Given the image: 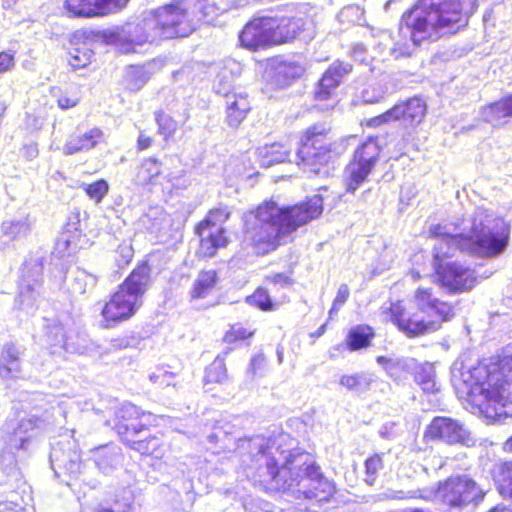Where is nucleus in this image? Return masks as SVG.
Here are the masks:
<instances>
[{
    "mask_svg": "<svg viewBox=\"0 0 512 512\" xmlns=\"http://www.w3.org/2000/svg\"><path fill=\"white\" fill-rule=\"evenodd\" d=\"M137 344V339L134 336H120L114 339H111L109 346L106 348V352H113L117 350L126 349L129 347H133Z\"/></svg>",
    "mask_w": 512,
    "mask_h": 512,
    "instance_id": "49",
    "label": "nucleus"
},
{
    "mask_svg": "<svg viewBox=\"0 0 512 512\" xmlns=\"http://www.w3.org/2000/svg\"><path fill=\"white\" fill-rule=\"evenodd\" d=\"M350 295L349 288L346 284H341L338 288L337 295L334 299L333 305L329 311L330 317H332L333 314H336L340 307L344 305V303L348 300Z\"/></svg>",
    "mask_w": 512,
    "mask_h": 512,
    "instance_id": "50",
    "label": "nucleus"
},
{
    "mask_svg": "<svg viewBox=\"0 0 512 512\" xmlns=\"http://www.w3.org/2000/svg\"><path fill=\"white\" fill-rule=\"evenodd\" d=\"M414 305L418 312L406 309L402 302H391L386 309L390 320L408 337H417L440 329L441 324L450 321L454 308L435 298L430 289L418 288L415 292Z\"/></svg>",
    "mask_w": 512,
    "mask_h": 512,
    "instance_id": "6",
    "label": "nucleus"
},
{
    "mask_svg": "<svg viewBox=\"0 0 512 512\" xmlns=\"http://www.w3.org/2000/svg\"><path fill=\"white\" fill-rule=\"evenodd\" d=\"M303 72V67L296 63H283L277 67V73L285 78V84L293 79L299 78Z\"/></svg>",
    "mask_w": 512,
    "mask_h": 512,
    "instance_id": "46",
    "label": "nucleus"
},
{
    "mask_svg": "<svg viewBox=\"0 0 512 512\" xmlns=\"http://www.w3.org/2000/svg\"><path fill=\"white\" fill-rule=\"evenodd\" d=\"M93 451L96 466L105 474L119 469L123 464L124 456L121 448L117 445H102L93 449Z\"/></svg>",
    "mask_w": 512,
    "mask_h": 512,
    "instance_id": "21",
    "label": "nucleus"
},
{
    "mask_svg": "<svg viewBox=\"0 0 512 512\" xmlns=\"http://www.w3.org/2000/svg\"><path fill=\"white\" fill-rule=\"evenodd\" d=\"M207 221H201L195 228V233L200 238L198 254L202 257H213L217 250L226 246L225 230L217 223L207 226Z\"/></svg>",
    "mask_w": 512,
    "mask_h": 512,
    "instance_id": "20",
    "label": "nucleus"
},
{
    "mask_svg": "<svg viewBox=\"0 0 512 512\" xmlns=\"http://www.w3.org/2000/svg\"><path fill=\"white\" fill-rule=\"evenodd\" d=\"M265 281L267 283L273 284L274 286H280V287H288V286L292 285V283H293L290 276H288L285 273H274V274L267 275L265 277Z\"/></svg>",
    "mask_w": 512,
    "mask_h": 512,
    "instance_id": "55",
    "label": "nucleus"
},
{
    "mask_svg": "<svg viewBox=\"0 0 512 512\" xmlns=\"http://www.w3.org/2000/svg\"><path fill=\"white\" fill-rule=\"evenodd\" d=\"M93 279L90 275H88L83 270H77L74 274L73 281L71 283V288L74 293L83 294L86 291V287L89 282H92Z\"/></svg>",
    "mask_w": 512,
    "mask_h": 512,
    "instance_id": "48",
    "label": "nucleus"
},
{
    "mask_svg": "<svg viewBox=\"0 0 512 512\" xmlns=\"http://www.w3.org/2000/svg\"><path fill=\"white\" fill-rule=\"evenodd\" d=\"M224 9L210 0H173L158 7L135 26L129 35L131 47L154 43L161 39L189 36L201 22L210 23Z\"/></svg>",
    "mask_w": 512,
    "mask_h": 512,
    "instance_id": "4",
    "label": "nucleus"
},
{
    "mask_svg": "<svg viewBox=\"0 0 512 512\" xmlns=\"http://www.w3.org/2000/svg\"><path fill=\"white\" fill-rule=\"evenodd\" d=\"M273 17L253 19L243 28L239 35L241 44L251 50L276 45L274 43Z\"/></svg>",
    "mask_w": 512,
    "mask_h": 512,
    "instance_id": "17",
    "label": "nucleus"
},
{
    "mask_svg": "<svg viewBox=\"0 0 512 512\" xmlns=\"http://www.w3.org/2000/svg\"><path fill=\"white\" fill-rule=\"evenodd\" d=\"M490 512H512V510L507 507L497 506V507L493 508Z\"/></svg>",
    "mask_w": 512,
    "mask_h": 512,
    "instance_id": "64",
    "label": "nucleus"
},
{
    "mask_svg": "<svg viewBox=\"0 0 512 512\" xmlns=\"http://www.w3.org/2000/svg\"><path fill=\"white\" fill-rule=\"evenodd\" d=\"M426 435L433 440H441L448 444L469 445L472 438L463 423L450 417H435L429 424Z\"/></svg>",
    "mask_w": 512,
    "mask_h": 512,
    "instance_id": "15",
    "label": "nucleus"
},
{
    "mask_svg": "<svg viewBox=\"0 0 512 512\" xmlns=\"http://www.w3.org/2000/svg\"><path fill=\"white\" fill-rule=\"evenodd\" d=\"M139 436L140 435L125 436L123 442L142 455H152L155 458H161L163 456L162 443L159 438L149 436L141 439Z\"/></svg>",
    "mask_w": 512,
    "mask_h": 512,
    "instance_id": "29",
    "label": "nucleus"
},
{
    "mask_svg": "<svg viewBox=\"0 0 512 512\" xmlns=\"http://www.w3.org/2000/svg\"><path fill=\"white\" fill-rule=\"evenodd\" d=\"M155 119L158 125V133L162 135L165 140L174 135L177 129V123L174 119L162 112H156Z\"/></svg>",
    "mask_w": 512,
    "mask_h": 512,
    "instance_id": "42",
    "label": "nucleus"
},
{
    "mask_svg": "<svg viewBox=\"0 0 512 512\" xmlns=\"http://www.w3.org/2000/svg\"><path fill=\"white\" fill-rule=\"evenodd\" d=\"M322 211L323 198L319 194L294 206L265 201L246 217L245 241L254 246L257 254L265 255L276 250L300 226L319 217Z\"/></svg>",
    "mask_w": 512,
    "mask_h": 512,
    "instance_id": "3",
    "label": "nucleus"
},
{
    "mask_svg": "<svg viewBox=\"0 0 512 512\" xmlns=\"http://www.w3.org/2000/svg\"><path fill=\"white\" fill-rule=\"evenodd\" d=\"M21 349L13 342L4 344L0 353V377L10 379L21 371Z\"/></svg>",
    "mask_w": 512,
    "mask_h": 512,
    "instance_id": "23",
    "label": "nucleus"
},
{
    "mask_svg": "<svg viewBox=\"0 0 512 512\" xmlns=\"http://www.w3.org/2000/svg\"><path fill=\"white\" fill-rule=\"evenodd\" d=\"M496 482L499 493L504 497L512 498V462H505L499 466Z\"/></svg>",
    "mask_w": 512,
    "mask_h": 512,
    "instance_id": "38",
    "label": "nucleus"
},
{
    "mask_svg": "<svg viewBox=\"0 0 512 512\" xmlns=\"http://www.w3.org/2000/svg\"><path fill=\"white\" fill-rule=\"evenodd\" d=\"M103 139V132L99 128H92L84 133H79L66 143V154H73L83 150L94 148Z\"/></svg>",
    "mask_w": 512,
    "mask_h": 512,
    "instance_id": "30",
    "label": "nucleus"
},
{
    "mask_svg": "<svg viewBox=\"0 0 512 512\" xmlns=\"http://www.w3.org/2000/svg\"><path fill=\"white\" fill-rule=\"evenodd\" d=\"M92 57L93 53L88 48H74L69 52L68 63L74 69L84 68L91 63Z\"/></svg>",
    "mask_w": 512,
    "mask_h": 512,
    "instance_id": "41",
    "label": "nucleus"
},
{
    "mask_svg": "<svg viewBox=\"0 0 512 512\" xmlns=\"http://www.w3.org/2000/svg\"><path fill=\"white\" fill-rule=\"evenodd\" d=\"M226 78H228L227 70L217 75L214 89L216 93L223 95L225 99L227 124L232 128H237L249 112L251 108L250 102L246 93L242 91L231 92V83L227 87L222 86V81Z\"/></svg>",
    "mask_w": 512,
    "mask_h": 512,
    "instance_id": "13",
    "label": "nucleus"
},
{
    "mask_svg": "<svg viewBox=\"0 0 512 512\" xmlns=\"http://www.w3.org/2000/svg\"><path fill=\"white\" fill-rule=\"evenodd\" d=\"M133 249L131 245L128 244H122L119 245L117 251H116V262L119 267L125 266L130 263V261L133 258Z\"/></svg>",
    "mask_w": 512,
    "mask_h": 512,
    "instance_id": "53",
    "label": "nucleus"
},
{
    "mask_svg": "<svg viewBox=\"0 0 512 512\" xmlns=\"http://www.w3.org/2000/svg\"><path fill=\"white\" fill-rule=\"evenodd\" d=\"M65 243H66V249H68L72 245L75 248H82L85 244L88 243L87 239H85V238L82 239L79 213L72 215L69 218V222L66 223Z\"/></svg>",
    "mask_w": 512,
    "mask_h": 512,
    "instance_id": "37",
    "label": "nucleus"
},
{
    "mask_svg": "<svg viewBox=\"0 0 512 512\" xmlns=\"http://www.w3.org/2000/svg\"><path fill=\"white\" fill-rule=\"evenodd\" d=\"M0 512H24L20 507L10 503H0Z\"/></svg>",
    "mask_w": 512,
    "mask_h": 512,
    "instance_id": "61",
    "label": "nucleus"
},
{
    "mask_svg": "<svg viewBox=\"0 0 512 512\" xmlns=\"http://www.w3.org/2000/svg\"><path fill=\"white\" fill-rule=\"evenodd\" d=\"M374 336L373 329L368 325L352 327L347 336V347L350 351H357L370 345Z\"/></svg>",
    "mask_w": 512,
    "mask_h": 512,
    "instance_id": "33",
    "label": "nucleus"
},
{
    "mask_svg": "<svg viewBox=\"0 0 512 512\" xmlns=\"http://www.w3.org/2000/svg\"><path fill=\"white\" fill-rule=\"evenodd\" d=\"M176 373L168 371L165 367H157L153 372L149 374V379L153 384L164 386H176L174 379Z\"/></svg>",
    "mask_w": 512,
    "mask_h": 512,
    "instance_id": "44",
    "label": "nucleus"
},
{
    "mask_svg": "<svg viewBox=\"0 0 512 512\" xmlns=\"http://www.w3.org/2000/svg\"><path fill=\"white\" fill-rule=\"evenodd\" d=\"M85 348L82 347V348H79V347H73L71 344H68L66 342V351H70V352H73V353H78V354H82L84 352Z\"/></svg>",
    "mask_w": 512,
    "mask_h": 512,
    "instance_id": "62",
    "label": "nucleus"
},
{
    "mask_svg": "<svg viewBox=\"0 0 512 512\" xmlns=\"http://www.w3.org/2000/svg\"><path fill=\"white\" fill-rule=\"evenodd\" d=\"M432 234L438 239L434 246L436 258L449 257L452 248L480 258H495L508 246L510 225L487 210L477 208L463 223L461 232L454 234L447 226L437 225Z\"/></svg>",
    "mask_w": 512,
    "mask_h": 512,
    "instance_id": "5",
    "label": "nucleus"
},
{
    "mask_svg": "<svg viewBox=\"0 0 512 512\" xmlns=\"http://www.w3.org/2000/svg\"><path fill=\"white\" fill-rule=\"evenodd\" d=\"M230 212L226 208H216L209 212L207 217L203 221H207V226L218 224L222 227V224L229 218Z\"/></svg>",
    "mask_w": 512,
    "mask_h": 512,
    "instance_id": "51",
    "label": "nucleus"
},
{
    "mask_svg": "<svg viewBox=\"0 0 512 512\" xmlns=\"http://www.w3.org/2000/svg\"><path fill=\"white\" fill-rule=\"evenodd\" d=\"M374 381L375 377L373 374L359 372L341 376L339 383L347 390L360 395L369 391Z\"/></svg>",
    "mask_w": 512,
    "mask_h": 512,
    "instance_id": "32",
    "label": "nucleus"
},
{
    "mask_svg": "<svg viewBox=\"0 0 512 512\" xmlns=\"http://www.w3.org/2000/svg\"><path fill=\"white\" fill-rule=\"evenodd\" d=\"M500 374L488 391L486 416L497 422L512 417V348H506L499 361Z\"/></svg>",
    "mask_w": 512,
    "mask_h": 512,
    "instance_id": "11",
    "label": "nucleus"
},
{
    "mask_svg": "<svg viewBox=\"0 0 512 512\" xmlns=\"http://www.w3.org/2000/svg\"><path fill=\"white\" fill-rule=\"evenodd\" d=\"M128 75L129 76H135V77H138V76H144V73L141 69L139 68H136V67H131L129 72H128Z\"/></svg>",
    "mask_w": 512,
    "mask_h": 512,
    "instance_id": "63",
    "label": "nucleus"
},
{
    "mask_svg": "<svg viewBox=\"0 0 512 512\" xmlns=\"http://www.w3.org/2000/svg\"><path fill=\"white\" fill-rule=\"evenodd\" d=\"M61 455H62V448L60 444L58 443L57 446L53 445L51 448V453L49 456L51 468L54 471V474L56 477L60 476V471L62 469V461H61Z\"/></svg>",
    "mask_w": 512,
    "mask_h": 512,
    "instance_id": "54",
    "label": "nucleus"
},
{
    "mask_svg": "<svg viewBox=\"0 0 512 512\" xmlns=\"http://www.w3.org/2000/svg\"><path fill=\"white\" fill-rule=\"evenodd\" d=\"M476 3L477 0H419L402 15L399 33L404 41L395 44V57H409L422 43L457 32L467 25Z\"/></svg>",
    "mask_w": 512,
    "mask_h": 512,
    "instance_id": "2",
    "label": "nucleus"
},
{
    "mask_svg": "<svg viewBox=\"0 0 512 512\" xmlns=\"http://www.w3.org/2000/svg\"><path fill=\"white\" fill-rule=\"evenodd\" d=\"M258 157L263 167H270L274 164L285 162L290 154V150L281 143H273L258 148Z\"/></svg>",
    "mask_w": 512,
    "mask_h": 512,
    "instance_id": "31",
    "label": "nucleus"
},
{
    "mask_svg": "<svg viewBox=\"0 0 512 512\" xmlns=\"http://www.w3.org/2000/svg\"><path fill=\"white\" fill-rule=\"evenodd\" d=\"M384 453H375L365 460V482L373 485L376 481L379 471L384 468Z\"/></svg>",
    "mask_w": 512,
    "mask_h": 512,
    "instance_id": "40",
    "label": "nucleus"
},
{
    "mask_svg": "<svg viewBox=\"0 0 512 512\" xmlns=\"http://www.w3.org/2000/svg\"><path fill=\"white\" fill-rule=\"evenodd\" d=\"M361 96L365 103L373 104L383 99L384 91L379 87L369 86L363 89Z\"/></svg>",
    "mask_w": 512,
    "mask_h": 512,
    "instance_id": "52",
    "label": "nucleus"
},
{
    "mask_svg": "<svg viewBox=\"0 0 512 512\" xmlns=\"http://www.w3.org/2000/svg\"><path fill=\"white\" fill-rule=\"evenodd\" d=\"M486 491L470 476L453 475L443 482L438 483L436 490L424 489L409 491L406 496L400 498H421L431 500L438 496L444 503L451 507H464L469 504L477 505L483 500Z\"/></svg>",
    "mask_w": 512,
    "mask_h": 512,
    "instance_id": "9",
    "label": "nucleus"
},
{
    "mask_svg": "<svg viewBox=\"0 0 512 512\" xmlns=\"http://www.w3.org/2000/svg\"><path fill=\"white\" fill-rule=\"evenodd\" d=\"M150 283V267L138 265L102 308L103 327L110 328L132 317Z\"/></svg>",
    "mask_w": 512,
    "mask_h": 512,
    "instance_id": "7",
    "label": "nucleus"
},
{
    "mask_svg": "<svg viewBox=\"0 0 512 512\" xmlns=\"http://www.w3.org/2000/svg\"><path fill=\"white\" fill-rule=\"evenodd\" d=\"M246 302L263 311H268L273 308L272 300L268 292L263 288L257 289L252 295L248 296Z\"/></svg>",
    "mask_w": 512,
    "mask_h": 512,
    "instance_id": "43",
    "label": "nucleus"
},
{
    "mask_svg": "<svg viewBox=\"0 0 512 512\" xmlns=\"http://www.w3.org/2000/svg\"><path fill=\"white\" fill-rule=\"evenodd\" d=\"M330 130L326 123H316L302 136L296 157L297 164L304 171L320 174L323 168L338 157L335 144L327 138Z\"/></svg>",
    "mask_w": 512,
    "mask_h": 512,
    "instance_id": "8",
    "label": "nucleus"
},
{
    "mask_svg": "<svg viewBox=\"0 0 512 512\" xmlns=\"http://www.w3.org/2000/svg\"><path fill=\"white\" fill-rule=\"evenodd\" d=\"M108 188L109 186L105 180H98L92 184L86 185L85 191L91 199L100 202L107 194Z\"/></svg>",
    "mask_w": 512,
    "mask_h": 512,
    "instance_id": "47",
    "label": "nucleus"
},
{
    "mask_svg": "<svg viewBox=\"0 0 512 512\" xmlns=\"http://www.w3.org/2000/svg\"><path fill=\"white\" fill-rule=\"evenodd\" d=\"M236 452L246 467L248 477L297 500L306 501L303 512H316L315 507L328 502L335 493L334 483L323 475L310 454L284 450L276 439L263 436L239 439Z\"/></svg>",
    "mask_w": 512,
    "mask_h": 512,
    "instance_id": "1",
    "label": "nucleus"
},
{
    "mask_svg": "<svg viewBox=\"0 0 512 512\" xmlns=\"http://www.w3.org/2000/svg\"><path fill=\"white\" fill-rule=\"evenodd\" d=\"M437 275L440 284L450 293L470 290L477 281L473 270L456 262L439 265Z\"/></svg>",
    "mask_w": 512,
    "mask_h": 512,
    "instance_id": "16",
    "label": "nucleus"
},
{
    "mask_svg": "<svg viewBox=\"0 0 512 512\" xmlns=\"http://www.w3.org/2000/svg\"><path fill=\"white\" fill-rule=\"evenodd\" d=\"M218 277L214 270L201 272L195 280L191 289L192 299H203L207 297L217 283Z\"/></svg>",
    "mask_w": 512,
    "mask_h": 512,
    "instance_id": "35",
    "label": "nucleus"
},
{
    "mask_svg": "<svg viewBox=\"0 0 512 512\" xmlns=\"http://www.w3.org/2000/svg\"><path fill=\"white\" fill-rule=\"evenodd\" d=\"M41 283L36 278L23 276L19 283V291L15 303L18 309L27 313L35 310Z\"/></svg>",
    "mask_w": 512,
    "mask_h": 512,
    "instance_id": "24",
    "label": "nucleus"
},
{
    "mask_svg": "<svg viewBox=\"0 0 512 512\" xmlns=\"http://www.w3.org/2000/svg\"><path fill=\"white\" fill-rule=\"evenodd\" d=\"M160 173V163L154 158H149L143 162L139 177L144 182L153 183V179L160 175Z\"/></svg>",
    "mask_w": 512,
    "mask_h": 512,
    "instance_id": "45",
    "label": "nucleus"
},
{
    "mask_svg": "<svg viewBox=\"0 0 512 512\" xmlns=\"http://www.w3.org/2000/svg\"><path fill=\"white\" fill-rule=\"evenodd\" d=\"M274 43L281 44L298 37L304 30L306 22L303 18H273Z\"/></svg>",
    "mask_w": 512,
    "mask_h": 512,
    "instance_id": "22",
    "label": "nucleus"
},
{
    "mask_svg": "<svg viewBox=\"0 0 512 512\" xmlns=\"http://www.w3.org/2000/svg\"><path fill=\"white\" fill-rule=\"evenodd\" d=\"M15 65L14 54L11 52L0 53V73L11 70Z\"/></svg>",
    "mask_w": 512,
    "mask_h": 512,
    "instance_id": "56",
    "label": "nucleus"
},
{
    "mask_svg": "<svg viewBox=\"0 0 512 512\" xmlns=\"http://www.w3.org/2000/svg\"><path fill=\"white\" fill-rule=\"evenodd\" d=\"M152 415L141 411L132 403H123L115 411V429L122 441L125 436L140 435L150 425Z\"/></svg>",
    "mask_w": 512,
    "mask_h": 512,
    "instance_id": "14",
    "label": "nucleus"
},
{
    "mask_svg": "<svg viewBox=\"0 0 512 512\" xmlns=\"http://www.w3.org/2000/svg\"><path fill=\"white\" fill-rule=\"evenodd\" d=\"M152 138L146 135L144 132H140L137 139V147L139 150L148 149L152 145Z\"/></svg>",
    "mask_w": 512,
    "mask_h": 512,
    "instance_id": "58",
    "label": "nucleus"
},
{
    "mask_svg": "<svg viewBox=\"0 0 512 512\" xmlns=\"http://www.w3.org/2000/svg\"><path fill=\"white\" fill-rule=\"evenodd\" d=\"M377 363L380 364L387 374L394 380H400L405 374H413L418 367V362L414 358H387L384 356L377 357Z\"/></svg>",
    "mask_w": 512,
    "mask_h": 512,
    "instance_id": "25",
    "label": "nucleus"
},
{
    "mask_svg": "<svg viewBox=\"0 0 512 512\" xmlns=\"http://www.w3.org/2000/svg\"><path fill=\"white\" fill-rule=\"evenodd\" d=\"M414 379L421 386L425 393H437L439 386L435 380L436 374L434 366L430 363L419 364L413 372Z\"/></svg>",
    "mask_w": 512,
    "mask_h": 512,
    "instance_id": "34",
    "label": "nucleus"
},
{
    "mask_svg": "<svg viewBox=\"0 0 512 512\" xmlns=\"http://www.w3.org/2000/svg\"><path fill=\"white\" fill-rule=\"evenodd\" d=\"M352 64L336 60L324 72L318 82L314 97L318 101L329 100L345 77L352 72Z\"/></svg>",
    "mask_w": 512,
    "mask_h": 512,
    "instance_id": "18",
    "label": "nucleus"
},
{
    "mask_svg": "<svg viewBox=\"0 0 512 512\" xmlns=\"http://www.w3.org/2000/svg\"><path fill=\"white\" fill-rule=\"evenodd\" d=\"M252 335V333L247 332L245 329L241 327H232L231 332L226 334V340L231 341L232 336H235L236 339H245Z\"/></svg>",
    "mask_w": 512,
    "mask_h": 512,
    "instance_id": "57",
    "label": "nucleus"
},
{
    "mask_svg": "<svg viewBox=\"0 0 512 512\" xmlns=\"http://www.w3.org/2000/svg\"><path fill=\"white\" fill-rule=\"evenodd\" d=\"M425 114L426 103L419 97H413L394 105L385 113L370 119L368 125L377 127L391 120H396L405 126H415L422 122Z\"/></svg>",
    "mask_w": 512,
    "mask_h": 512,
    "instance_id": "12",
    "label": "nucleus"
},
{
    "mask_svg": "<svg viewBox=\"0 0 512 512\" xmlns=\"http://www.w3.org/2000/svg\"><path fill=\"white\" fill-rule=\"evenodd\" d=\"M3 433V456L7 454L11 459H14L15 451L26 450L28 448L30 444V436H24L23 434H20L19 430L14 427L13 423H6L3 426Z\"/></svg>",
    "mask_w": 512,
    "mask_h": 512,
    "instance_id": "26",
    "label": "nucleus"
},
{
    "mask_svg": "<svg viewBox=\"0 0 512 512\" xmlns=\"http://www.w3.org/2000/svg\"><path fill=\"white\" fill-rule=\"evenodd\" d=\"M482 119L493 126L500 125L502 119L512 117V94L484 107L481 111Z\"/></svg>",
    "mask_w": 512,
    "mask_h": 512,
    "instance_id": "27",
    "label": "nucleus"
},
{
    "mask_svg": "<svg viewBox=\"0 0 512 512\" xmlns=\"http://www.w3.org/2000/svg\"><path fill=\"white\" fill-rule=\"evenodd\" d=\"M224 70H227V71H228V78H226V79H224V80L222 81V86H226V87H227V86L229 85V83H231L230 91H231V92H237V91L235 90L234 86H233V82H234V80H235V76H234V75H233V73H232V69H228L227 67H225V68H223V69L218 73V75H219L220 73H222Z\"/></svg>",
    "mask_w": 512,
    "mask_h": 512,
    "instance_id": "60",
    "label": "nucleus"
},
{
    "mask_svg": "<svg viewBox=\"0 0 512 512\" xmlns=\"http://www.w3.org/2000/svg\"><path fill=\"white\" fill-rule=\"evenodd\" d=\"M227 369L224 359L216 357L205 370V383H223L227 380Z\"/></svg>",
    "mask_w": 512,
    "mask_h": 512,
    "instance_id": "39",
    "label": "nucleus"
},
{
    "mask_svg": "<svg viewBox=\"0 0 512 512\" xmlns=\"http://www.w3.org/2000/svg\"><path fill=\"white\" fill-rule=\"evenodd\" d=\"M31 229L32 222L29 215L6 219L0 226L1 235L9 241H15L20 237L28 235Z\"/></svg>",
    "mask_w": 512,
    "mask_h": 512,
    "instance_id": "28",
    "label": "nucleus"
},
{
    "mask_svg": "<svg viewBox=\"0 0 512 512\" xmlns=\"http://www.w3.org/2000/svg\"><path fill=\"white\" fill-rule=\"evenodd\" d=\"M129 0H66V9L76 17L105 15L121 9Z\"/></svg>",
    "mask_w": 512,
    "mask_h": 512,
    "instance_id": "19",
    "label": "nucleus"
},
{
    "mask_svg": "<svg viewBox=\"0 0 512 512\" xmlns=\"http://www.w3.org/2000/svg\"><path fill=\"white\" fill-rule=\"evenodd\" d=\"M381 142L370 137L354 151L353 158L343 172V184L347 193H354L372 173L380 159Z\"/></svg>",
    "mask_w": 512,
    "mask_h": 512,
    "instance_id": "10",
    "label": "nucleus"
},
{
    "mask_svg": "<svg viewBox=\"0 0 512 512\" xmlns=\"http://www.w3.org/2000/svg\"><path fill=\"white\" fill-rule=\"evenodd\" d=\"M263 359L261 357H253L250 361L247 373L253 377L256 373V370L261 366Z\"/></svg>",
    "mask_w": 512,
    "mask_h": 512,
    "instance_id": "59",
    "label": "nucleus"
},
{
    "mask_svg": "<svg viewBox=\"0 0 512 512\" xmlns=\"http://www.w3.org/2000/svg\"><path fill=\"white\" fill-rule=\"evenodd\" d=\"M49 422L41 417L36 415H27L22 417L14 427L19 430L20 434L24 436H30V440L37 435L39 432L43 431Z\"/></svg>",
    "mask_w": 512,
    "mask_h": 512,
    "instance_id": "36",
    "label": "nucleus"
}]
</instances>
